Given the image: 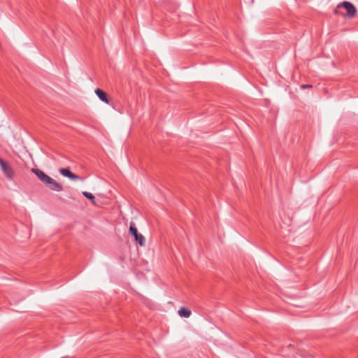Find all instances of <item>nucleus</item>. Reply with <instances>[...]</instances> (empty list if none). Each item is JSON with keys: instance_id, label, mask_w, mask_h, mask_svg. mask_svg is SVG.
I'll use <instances>...</instances> for the list:
<instances>
[{"instance_id": "f257e3e1", "label": "nucleus", "mask_w": 358, "mask_h": 358, "mask_svg": "<svg viewBox=\"0 0 358 358\" xmlns=\"http://www.w3.org/2000/svg\"><path fill=\"white\" fill-rule=\"evenodd\" d=\"M343 8L346 10L347 11V13H346V16L348 17H353L355 16L356 13H357V9L354 6V5L352 3H351L350 2H348V1H343L341 3H339L336 8L334 10V13L336 14H339V11H338V8Z\"/></svg>"}, {"instance_id": "f03ea898", "label": "nucleus", "mask_w": 358, "mask_h": 358, "mask_svg": "<svg viewBox=\"0 0 358 358\" xmlns=\"http://www.w3.org/2000/svg\"><path fill=\"white\" fill-rule=\"evenodd\" d=\"M129 233L132 235L135 241L141 245L143 246L145 245V238L141 234L138 233V230L135 226V224L131 222L129 227Z\"/></svg>"}, {"instance_id": "7ed1b4c3", "label": "nucleus", "mask_w": 358, "mask_h": 358, "mask_svg": "<svg viewBox=\"0 0 358 358\" xmlns=\"http://www.w3.org/2000/svg\"><path fill=\"white\" fill-rule=\"evenodd\" d=\"M0 166L5 174V176L9 179L13 180L14 176V171L10 165L5 162L3 159L0 157Z\"/></svg>"}, {"instance_id": "20e7f679", "label": "nucleus", "mask_w": 358, "mask_h": 358, "mask_svg": "<svg viewBox=\"0 0 358 358\" xmlns=\"http://www.w3.org/2000/svg\"><path fill=\"white\" fill-rule=\"evenodd\" d=\"M32 172L38 178V179L45 185L50 180L51 177L45 174L43 171L38 169H33Z\"/></svg>"}, {"instance_id": "39448f33", "label": "nucleus", "mask_w": 358, "mask_h": 358, "mask_svg": "<svg viewBox=\"0 0 358 358\" xmlns=\"http://www.w3.org/2000/svg\"><path fill=\"white\" fill-rule=\"evenodd\" d=\"M45 185L51 190L55 192H61L63 190V187L61 184L57 182L53 178H50V180L45 184Z\"/></svg>"}, {"instance_id": "423d86ee", "label": "nucleus", "mask_w": 358, "mask_h": 358, "mask_svg": "<svg viewBox=\"0 0 358 358\" xmlns=\"http://www.w3.org/2000/svg\"><path fill=\"white\" fill-rule=\"evenodd\" d=\"M59 173L65 176V177H67L69 178H70L71 180H80L81 179V178L74 173H73L70 169L69 168H62L59 169Z\"/></svg>"}, {"instance_id": "0eeeda50", "label": "nucleus", "mask_w": 358, "mask_h": 358, "mask_svg": "<svg viewBox=\"0 0 358 358\" xmlns=\"http://www.w3.org/2000/svg\"><path fill=\"white\" fill-rule=\"evenodd\" d=\"M95 93L101 101H102L103 102H104L106 103H109L107 94L105 92H103L102 90L97 88L95 90Z\"/></svg>"}, {"instance_id": "6e6552de", "label": "nucleus", "mask_w": 358, "mask_h": 358, "mask_svg": "<svg viewBox=\"0 0 358 358\" xmlns=\"http://www.w3.org/2000/svg\"><path fill=\"white\" fill-rule=\"evenodd\" d=\"M191 311L186 308H181L179 310H178V315L180 316V317H189L190 315H191Z\"/></svg>"}, {"instance_id": "1a4fd4ad", "label": "nucleus", "mask_w": 358, "mask_h": 358, "mask_svg": "<svg viewBox=\"0 0 358 358\" xmlns=\"http://www.w3.org/2000/svg\"><path fill=\"white\" fill-rule=\"evenodd\" d=\"M295 358H313V356L307 352H299L296 353Z\"/></svg>"}, {"instance_id": "9d476101", "label": "nucleus", "mask_w": 358, "mask_h": 358, "mask_svg": "<svg viewBox=\"0 0 358 358\" xmlns=\"http://www.w3.org/2000/svg\"><path fill=\"white\" fill-rule=\"evenodd\" d=\"M83 195L90 199L92 203H95V196L90 192H83Z\"/></svg>"}, {"instance_id": "9b49d317", "label": "nucleus", "mask_w": 358, "mask_h": 358, "mask_svg": "<svg viewBox=\"0 0 358 358\" xmlns=\"http://www.w3.org/2000/svg\"><path fill=\"white\" fill-rule=\"evenodd\" d=\"M310 86H308V85H303V87L305 88V87H310Z\"/></svg>"}, {"instance_id": "f8f14e48", "label": "nucleus", "mask_w": 358, "mask_h": 358, "mask_svg": "<svg viewBox=\"0 0 358 358\" xmlns=\"http://www.w3.org/2000/svg\"><path fill=\"white\" fill-rule=\"evenodd\" d=\"M62 358H65V357H62Z\"/></svg>"}]
</instances>
